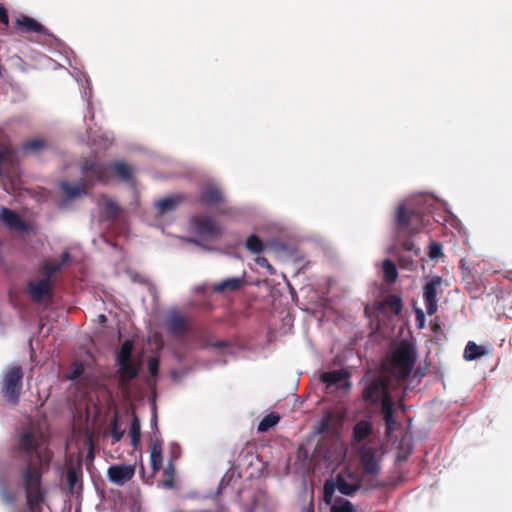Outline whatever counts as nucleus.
Returning <instances> with one entry per match:
<instances>
[{"instance_id":"1","label":"nucleus","mask_w":512,"mask_h":512,"mask_svg":"<svg viewBox=\"0 0 512 512\" xmlns=\"http://www.w3.org/2000/svg\"><path fill=\"white\" fill-rule=\"evenodd\" d=\"M13 453L16 459L23 462L17 472L25 491L28 510L42 512L46 498L42 477L49 470L53 454L31 430H26L17 437Z\"/></svg>"},{"instance_id":"2","label":"nucleus","mask_w":512,"mask_h":512,"mask_svg":"<svg viewBox=\"0 0 512 512\" xmlns=\"http://www.w3.org/2000/svg\"><path fill=\"white\" fill-rule=\"evenodd\" d=\"M390 378L387 375H377L364 382L361 399L365 408L380 414L385 424L386 435H391L398 428L396 419L397 406L404 410L403 398L394 400L391 392Z\"/></svg>"},{"instance_id":"3","label":"nucleus","mask_w":512,"mask_h":512,"mask_svg":"<svg viewBox=\"0 0 512 512\" xmlns=\"http://www.w3.org/2000/svg\"><path fill=\"white\" fill-rule=\"evenodd\" d=\"M417 360L415 348L403 342L392 354L382 363L383 375L395 378L398 382L409 378Z\"/></svg>"},{"instance_id":"4","label":"nucleus","mask_w":512,"mask_h":512,"mask_svg":"<svg viewBox=\"0 0 512 512\" xmlns=\"http://www.w3.org/2000/svg\"><path fill=\"white\" fill-rule=\"evenodd\" d=\"M430 223V218L420 209H415L406 204L398 207L395 225L397 238L413 236L419 233Z\"/></svg>"},{"instance_id":"5","label":"nucleus","mask_w":512,"mask_h":512,"mask_svg":"<svg viewBox=\"0 0 512 512\" xmlns=\"http://www.w3.org/2000/svg\"><path fill=\"white\" fill-rule=\"evenodd\" d=\"M23 376V370L19 365L8 367L3 373L1 392L4 399L14 406L20 401Z\"/></svg>"},{"instance_id":"6","label":"nucleus","mask_w":512,"mask_h":512,"mask_svg":"<svg viewBox=\"0 0 512 512\" xmlns=\"http://www.w3.org/2000/svg\"><path fill=\"white\" fill-rule=\"evenodd\" d=\"M361 488V484L359 481L349 482L346 478L339 474L336 477V481L327 480L323 487V499L326 504H331L335 489H337L341 494L346 496H352L355 492H357Z\"/></svg>"},{"instance_id":"7","label":"nucleus","mask_w":512,"mask_h":512,"mask_svg":"<svg viewBox=\"0 0 512 512\" xmlns=\"http://www.w3.org/2000/svg\"><path fill=\"white\" fill-rule=\"evenodd\" d=\"M81 170L90 187L93 185V181L106 183L110 179L108 164L99 162L94 157L86 158L81 164Z\"/></svg>"},{"instance_id":"8","label":"nucleus","mask_w":512,"mask_h":512,"mask_svg":"<svg viewBox=\"0 0 512 512\" xmlns=\"http://www.w3.org/2000/svg\"><path fill=\"white\" fill-rule=\"evenodd\" d=\"M196 234L205 239H216L221 235V227L216 220L207 215H196L191 219Z\"/></svg>"},{"instance_id":"9","label":"nucleus","mask_w":512,"mask_h":512,"mask_svg":"<svg viewBox=\"0 0 512 512\" xmlns=\"http://www.w3.org/2000/svg\"><path fill=\"white\" fill-rule=\"evenodd\" d=\"M442 277L434 276L423 286V300L428 315H434L438 309V290L442 285Z\"/></svg>"},{"instance_id":"10","label":"nucleus","mask_w":512,"mask_h":512,"mask_svg":"<svg viewBox=\"0 0 512 512\" xmlns=\"http://www.w3.org/2000/svg\"><path fill=\"white\" fill-rule=\"evenodd\" d=\"M135 475V466L130 464H114L107 470L108 480L118 486H123Z\"/></svg>"},{"instance_id":"11","label":"nucleus","mask_w":512,"mask_h":512,"mask_svg":"<svg viewBox=\"0 0 512 512\" xmlns=\"http://www.w3.org/2000/svg\"><path fill=\"white\" fill-rule=\"evenodd\" d=\"M0 223L10 231L28 232V224L21 218V216L14 210L1 207L0 209Z\"/></svg>"},{"instance_id":"12","label":"nucleus","mask_w":512,"mask_h":512,"mask_svg":"<svg viewBox=\"0 0 512 512\" xmlns=\"http://www.w3.org/2000/svg\"><path fill=\"white\" fill-rule=\"evenodd\" d=\"M360 454V463L364 475H377L380 472V457L377 451L372 447L364 446Z\"/></svg>"},{"instance_id":"13","label":"nucleus","mask_w":512,"mask_h":512,"mask_svg":"<svg viewBox=\"0 0 512 512\" xmlns=\"http://www.w3.org/2000/svg\"><path fill=\"white\" fill-rule=\"evenodd\" d=\"M374 309L386 316L399 315L403 309V301L399 295L390 294L385 296L382 300L374 303Z\"/></svg>"},{"instance_id":"14","label":"nucleus","mask_w":512,"mask_h":512,"mask_svg":"<svg viewBox=\"0 0 512 512\" xmlns=\"http://www.w3.org/2000/svg\"><path fill=\"white\" fill-rule=\"evenodd\" d=\"M118 365L119 384L128 386L140 372L141 362L134 359L116 361Z\"/></svg>"},{"instance_id":"15","label":"nucleus","mask_w":512,"mask_h":512,"mask_svg":"<svg viewBox=\"0 0 512 512\" xmlns=\"http://www.w3.org/2000/svg\"><path fill=\"white\" fill-rule=\"evenodd\" d=\"M246 284L243 277H231L224 279L212 286V291L216 294H225L227 292H237L241 290Z\"/></svg>"},{"instance_id":"16","label":"nucleus","mask_w":512,"mask_h":512,"mask_svg":"<svg viewBox=\"0 0 512 512\" xmlns=\"http://www.w3.org/2000/svg\"><path fill=\"white\" fill-rule=\"evenodd\" d=\"M52 288V283L48 278H43L39 281H30L28 283V291L31 299L34 302H40Z\"/></svg>"},{"instance_id":"17","label":"nucleus","mask_w":512,"mask_h":512,"mask_svg":"<svg viewBox=\"0 0 512 512\" xmlns=\"http://www.w3.org/2000/svg\"><path fill=\"white\" fill-rule=\"evenodd\" d=\"M71 260V254L69 251H64L61 255L59 262L46 261L42 264L41 270L44 274V278H51L58 272H60L64 266H66Z\"/></svg>"},{"instance_id":"18","label":"nucleus","mask_w":512,"mask_h":512,"mask_svg":"<svg viewBox=\"0 0 512 512\" xmlns=\"http://www.w3.org/2000/svg\"><path fill=\"white\" fill-rule=\"evenodd\" d=\"M223 201V193L215 185H208L204 187L199 198V202L207 206H214L222 203Z\"/></svg>"},{"instance_id":"19","label":"nucleus","mask_w":512,"mask_h":512,"mask_svg":"<svg viewBox=\"0 0 512 512\" xmlns=\"http://www.w3.org/2000/svg\"><path fill=\"white\" fill-rule=\"evenodd\" d=\"M60 188L68 199H75L83 194H87L90 185L86 179L82 178L75 185L70 184L68 181H63L60 184Z\"/></svg>"},{"instance_id":"20","label":"nucleus","mask_w":512,"mask_h":512,"mask_svg":"<svg viewBox=\"0 0 512 512\" xmlns=\"http://www.w3.org/2000/svg\"><path fill=\"white\" fill-rule=\"evenodd\" d=\"M16 25L26 33L48 34V30L41 23L26 15L17 18Z\"/></svg>"},{"instance_id":"21","label":"nucleus","mask_w":512,"mask_h":512,"mask_svg":"<svg viewBox=\"0 0 512 512\" xmlns=\"http://www.w3.org/2000/svg\"><path fill=\"white\" fill-rule=\"evenodd\" d=\"M167 329L174 336L185 335L188 331L186 318L178 313L171 314L167 319Z\"/></svg>"},{"instance_id":"22","label":"nucleus","mask_w":512,"mask_h":512,"mask_svg":"<svg viewBox=\"0 0 512 512\" xmlns=\"http://www.w3.org/2000/svg\"><path fill=\"white\" fill-rule=\"evenodd\" d=\"M184 198V195L181 194L168 196L159 200L156 206L161 213H166L175 210L184 201Z\"/></svg>"},{"instance_id":"23","label":"nucleus","mask_w":512,"mask_h":512,"mask_svg":"<svg viewBox=\"0 0 512 512\" xmlns=\"http://www.w3.org/2000/svg\"><path fill=\"white\" fill-rule=\"evenodd\" d=\"M150 462L154 472L160 470L162 466V441L155 439L150 445Z\"/></svg>"},{"instance_id":"24","label":"nucleus","mask_w":512,"mask_h":512,"mask_svg":"<svg viewBox=\"0 0 512 512\" xmlns=\"http://www.w3.org/2000/svg\"><path fill=\"white\" fill-rule=\"evenodd\" d=\"M110 167V176L114 173L118 178L123 181H128L132 177L131 167L123 161H115L108 164Z\"/></svg>"},{"instance_id":"25","label":"nucleus","mask_w":512,"mask_h":512,"mask_svg":"<svg viewBox=\"0 0 512 512\" xmlns=\"http://www.w3.org/2000/svg\"><path fill=\"white\" fill-rule=\"evenodd\" d=\"M349 377L350 374L345 370H334L322 373L320 375V380L321 382L327 384V386H332L348 379Z\"/></svg>"},{"instance_id":"26","label":"nucleus","mask_w":512,"mask_h":512,"mask_svg":"<svg viewBox=\"0 0 512 512\" xmlns=\"http://www.w3.org/2000/svg\"><path fill=\"white\" fill-rule=\"evenodd\" d=\"M372 433V424L369 421L362 420L358 422L353 429V439L361 442Z\"/></svg>"},{"instance_id":"27","label":"nucleus","mask_w":512,"mask_h":512,"mask_svg":"<svg viewBox=\"0 0 512 512\" xmlns=\"http://www.w3.org/2000/svg\"><path fill=\"white\" fill-rule=\"evenodd\" d=\"M383 278L388 284L396 282L398 278V271L395 263L390 259H385L382 263Z\"/></svg>"},{"instance_id":"28","label":"nucleus","mask_w":512,"mask_h":512,"mask_svg":"<svg viewBox=\"0 0 512 512\" xmlns=\"http://www.w3.org/2000/svg\"><path fill=\"white\" fill-rule=\"evenodd\" d=\"M486 350L483 346L477 345L473 341H469L464 350V359L473 361L485 355Z\"/></svg>"},{"instance_id":"29","label":"nucleus","mask_w":512,"mask_h":512,"mask_svg":"<svg viewBox=\"0 0 512 512\" xmlns=\"http://www.w3.org/2000/svg\"><path fill=\"white\" fill-rule=\"evenodd\" d=\"M330 512H356L354 505L343 497H337L332 500Z\"/></svg>"},{"instance_id":"30","label":"nucleus","mask_w":512,"mask_h":512,"mask_svg":"<svg viewBox=\"0 0 512 512\" xmlns=\"http://www.w3.org/2000/svg\"><path fill=\"white\" fill-rule=\"evenodd\" d=\"M245 247L252 254H260L265 250V244L256 234L246 239Z\"/></svg>"},{"instance_id":"31","label":"nucleus","mask_w":512,"mask_h":512,"mask_svg":"<svg viewBox=\"0 0 512 512\" xmlns=\"http://www.w3.org/2000/svg\"><path fill=\"white\" fill-rule=\"evenodd\" d=\"M280 421V416L279 414L275 413V412H271L269 413L268 415H266L261 421L260 423L258 424V432L260 433H264V432H267L269 429H271L272 427H274L275 425L278 424V422Z\"/></svg>"},{"instance_id":"32","label":"nucleus","mask_w":512,"mask_h":512,"mask_svg":"<svg viewBox=\"0 0 512 512\" xmlns=\"http://www.w3.org/2000/svg\"><path fill=\"white\" fill-rule=\"evenodd\" d=\"M131 444L137 448L141 438V424L139 418L134 414L130 424Z\"/></svg>"},{"instance_id":"33","label":"nucleus","mask_w":512,"mask_h":512,"mask_svg":"<svg viewBox=\"0 0 512 512\" xmlns=\"http://www.w3.org/2000/svg\"><path fill=\"white\" fill-rule=\"evenodd\" d=\"M120 212V207L111 199L105 200L104 214L107 220H116Z\"/></svg>"},{"instance_id":"34","label":"nucleus","mask_w":512,"mask_h":512,"mask_svg":"<svg viewBox=\"0 0 512 512\" xmlns=\"http://www.w3.org/2000/svg\"><path fill=\"white\" fill-rule=\"evenodd\" d=\"M133 347H134V343L132 340H130V339L124 340L119 352L117 353L116 361L133 359L132 358Z\"/></svg>"},{"instance_id":"35","label":"nucleus","mask_w":512,"mask_h":512,"mask_svg":"<svg viewBox=\"0 0 512 512\" xmlns=\"http://www.w3.org/2000/svg\"><path fill=\"white\" fill-rule=\"evenodd\" d=\"M46 146H47V144H46L45 140L36 138V139H31V140L26 141L23 144V149L25 151H31L33 153H38L41 150H43Z\"/></svg>"},{"instance_id":"36","label":"nucleus","mask_w":512,"mask_h":512,"mask_svg":"<svg viewBox=\"0 0 512 512\" xmlns=\"http://www.w3.org/2000/svg\"><path fill=\"white\" fill-rule=\"evenodd\" d=\"M80 475H81V472H78L76 468H74V467L68 468L67 473H66V481H67V485H68V488L71 493L74 492L76 484L78 483V481L80 479Z\"/></svg>"},{"instance_id":"37","label":"nucleus","mask_w":512,"mask_h":512,"mask_svg":"<svg viewBox=\"0 0 512 512\" xmlns=\"http://www.w3.org/2000/svg\"><path fill=\"white\" fill-rule=\"evenodd\" d=\"M164 474L166 476V479L163 482V486L165 488H173L174 487V474H175V467L172 462L168 464L166 467Z\"/></svg>"},{"instance_id":"38","label":"nucleus","mask_w":512,"mask_h":512,"mask_svg":"<svg viewBox=\"0 0 512 512\" xmlns=\"http://www.w3.org/2000/svg\"><path fill=\"white\" fill-rule=\"evenodd\" d=\"M110 433H111V437L113 439V443L119 442L122 439V437H123V435L125 433L124 430H121L119 428L117 417H114V419L111 422V431H110Z\"/></svg>"},{"instance_id":"39","label":"nucleus","mask_w":512,"mask_h":512,"mask_svg":"<svg viewBox=\"0 0 512 512\" xmlns=\"http://www.w3.org/2000/svg\"><path fill=\"white\" fill-rule=\"evenodd\" d=\"M84 372V366L81 362H74L71 367L67 378L69 380L78 379Z\"/></svg>"},{"instance_id":"40","label":"nucleus","mask_w":512,"mask_h":512,"mask_svg":"<svg viewBox=\"0 0 512 512\" xmlns=\"http://www.w3.org/2000/svg\"><path fill=\"white\" fill-rule=\"evenodd\" d=\"M398 240L401 242V246L404 250L413 252L415 255L420 253V249L416 247L414 242L410 238H406V236H402Z\"/></svg>"},{"instance_id":"41","label":"nucleus","mask_w":512,"mask_h":512,"mask_svg":"<svg viewBox=\"0 0 512 512\" xmlns=\"http://www.w3.org/2000/svg\"><path fill=\"white\" fill-rule=\"evenodd\" d=\"M443 255L442 245L437 242H432L429 245V257L431 259H437Z\"/></svg>"},{"instance_id":"42","label":"nucleus","mask_w":512,"mask_h":512,"mask_svg":"<svg viewBox=\"0 0 512 512\" xmlns=\"http://www.w3.org/2000/svg\"><path fill=\"white\" fill-rule=\"evenodd\" d=\"M159 359L151 358L148 362V371L152 377H156L159 372Z\"/></svg>"},{"instance_id":"43","label":"nucleus","mask_w":512,"mask_h":512,"mask_svg":"<svg viewBox=\"0 0 512 512\" xmlns=\"http://www.w3.org/2000/svg\"><path fill=\"white\" fill-rule=\"evenodd\" d=\"M415 321L419 329L425 326V314L421 308H415Z\"/></svg>"},{"instance_id":"44","label":"nucleus","mask_w":512,"mask_h":512,"mask_svg":"<svg viewBox=\"0 0 512 512\" xmlns=\"http://www.w3.org/2000/svg\"><path fill=\"white\" fill-rule=\"evenodd\" d=\"M1 499L6 505H12L15 502V496L5 489L1 492Z\"/></svg>"},{"instance_id":"45","label":"nucleus","mask_w":512,"mask_h":512,"mask_svg":"<svg viewBox=\"0 0 512 512\" xmlns=\"http://www.w3.org/2000/svg\"><path fill=\"white\" fill-rule=\"evenodd\" d=\"M255 262L257 265H259L260 267H264V268H267L271 273L273 272V267L272 265L269 263L268 259L265 258V257H257L255 259Z\"/></svg>"},{"instance_id":"46","label":"nucleus","mask_w":512,"mask_h":512,"mask_svg":"<svg viewBox=\"0 0 512 512\" xmlns=\"http://www.w3.org/2000/svg\"><path fill=\"white\" fill-rule=\"evenodd\" d=\"M0 22L6 26L9 24V17H8L7 10L2 4H0Z\"/></svg>"},{"instance_id":"47","label":"nucleus","mask_w":512,"mask_h":512,"mask_svg":"<svg viewBox=\"0 0 512 512\" xmlns=\"http://www.w3.org/2000/svg\"><path fill=\"white\" fill-rule=\"evenodd\" d=\"M98 318H99V321H100L101 323H105V322L107 321L106 316H105V315H103V314L99 315V317H98Z\"/></svg>"},{"instance_id":"48","label":"nucleus","mask_w":512,"mask_h":512,"mask_svg":"<svg viewBox=\"0 0 512 512\" xmlns=\"http://www.w3.org/2000/svg\"><path fill=\"white\" fill-rule=\"evenodd\" d=\"M224 346H225L224 342H218L217 344H215V347H224Z\"/></svg>"},{"instance_id":"49","label":"nucleus","mask_w":512,"mask_h":512,"mask_svg":"<svg viewBox=\"0 0 512 512\" xmlns=\"http://www.w3.org/2000/svg\"><path fill=\"white\" fill-rule=\"evenodd\" d=\"M437 328H439V324L438 323H434L433 326H432V329L434 331H436Z\"/></svg>"},{"instance_id":"50","label":"nucleus","mask_w":512,"mask_h":512,"mask_svg":"<svg viewBox=\"0 0 512 512\" xmlns=\"http://www.w3.org/2000/svg\"><path fill=\"white\" fill-rule=\"evenodd\" d=\"M304 512H313V509L312 508H305Z\"/></svg>"},{"instance_id":"51","label":"nucleus","mask_w":512,"mask_h":512,"mask_svg":"<svg viewBox=\"0 0 512 512\" xmlns=\"http://www.w3.org/2000/svg\"><path fill=\"white\" fill-rule=\"evenodd\" d=\"M371 485H372L373 487H377V486L379 485V483H378V482H372V483H371Z\"/></svg>"},{"instance_id":"52","label":"nucleus","mask_w":512,"mask_h":512,"mask_svg":"<svg viewBox=\"0 0 512 512\" xmlns=\"http://www.w3.org/2000/svg\"><path fill=\"white\" fill-rule=\"evenodd\" d=\"M16 512H24V511H20V510H18V511H16Z\"/></svg>"}]
</instances>
